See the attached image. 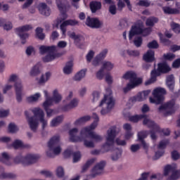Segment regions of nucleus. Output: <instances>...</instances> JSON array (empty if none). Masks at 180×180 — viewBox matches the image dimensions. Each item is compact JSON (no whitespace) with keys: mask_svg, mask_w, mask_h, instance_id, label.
<instances>
[{"mask_svg":"<svg viewBox=\"0 0 180 180\" xmlns=\"http://www.w3.org/2000/svg\"><path fill=\"white\" fill-rule=\"evenodd\" d=\"M141 119H143V124L144 126H148V129H151V130L149 131V133L152 140H157V135L155 133H162L164 136H169V134H171L169 129H161L154 121L148 119L146 115H136L129 117L130 122H133L134 123H137V122L141 120Z\"/></svg>","mask_w":180,"mask_h":180,"instance_id":"f257e3e1","label":"nucleus"},{"mask_svg":"<svg viewBox=\"0 0 180 180\" xmlns=\"http://www.w3.org/2000/svg\"><path fill=\"white\" fill-rule=\"evenodd\" d=\"M65 46H41L39 47V53L41 56H44L42 58V61L44 63H51V61H54L56 58H60L61 56L64 55V52H61V49H64Z\"/></svg>","mask_w":180,"mask_h":180,"instance_id":"f03ea898","label":"nucleus"},{"mask_svg":"<svg viewBox=\"0 0 180 180\" xmlns=\"http://www.w3.org/2000/svg\"><path fill=\"white\" fill-rule=\"evenodd\" d=\"M34 114L33 117H29V112L25 111V115L27 119L29 126L32 131H36L39 126V120L36 117L39 118V122L42 124V129L44 130L46 126H47V121L44 120V111L40 108H35L32 110Z\"/></svg>","mask_w":180,"mask_h":180,"instance_id":"7ed1b4c3","label":"nucleus"},{"mask_svg":"<svg viewBox=\"0 0 180 180\" xmlns=\"http://www.w3.org/2000/svg\"><path fill=\"white\" fill-rule=\"evenodd\" d=\"M94 121L91 123L89 127H86L82 129L80 131L81 136H88L89 139H91L94 143H101L102 140H103V137L102 136L96 134V133L94 132L92 130H95L98 126V122H99V116H98L97 113L94 112L92 115Z\"/></svg>","mask_w":180,"mask_h":180,"instance_id":"20e7f679","label":"nucleus"},{"mask_svg":"<svg viewBox=\"0 0 180 180\" xmlns=\"http://www.w3.org/2000/svg\"><path fill=\"white\" fill-rule=\"evenodd\" d=\"M44 94L46 98V101L43 103V106L45 112H46L47 117H51L54 113V110L50 109L49 108L53 105V102H55V103L61 102L62 97L61 95L58 94V91L57 90L53 91V95L52 98L49 96V92H47L46 90L44 91Z\"/></svg>","mask_w":180,"mask_h":180,"instance_id":"39448f33","label":"nucleus"},{"mask_svg":"<svg viewBox=\"0 0 180 180\" xmlns=\"http://www.w3.org/2000/svg\"><path fill=\"white\" fill-rule=\"evenodd\" d=\"M124 79H130V83H129L126 87L123 89L124 93L127 94L129 91L143 84V79L141 78H137V74L134 72H127L123 76Z\"/></svg>","mask_w":180,"mask_h":180,"instance_id":"423d86ee","label":"nucleus"},{"mask_svg":"<svg viewBox=\"0 0 180 180\" xmlns=\"http://www.w3.org/2000/svg\"><path fill=\"white\" fill-rule=\"evenodd\" d=\"M48 147L50 150L46 152L47 157L53 158L55 155H58L61 153L60 147V136H53L48 142Z\"/></svg>","mask_w":180,"mask_h":180,"instance_id":"0eeeda50","label":"nucleus"},{"mask_svg":"<svg viewBox=\"0 0 180 180\" xmlns=\"http://www.w3.org/2000/svg\"><path fill=\"white\" fill-rule=\"evenodd\" d=\"M39 158H40L39 155L28 154L25 157L19 155L14 158V162L15 164H22V165L26 167L37 162Z\"/></svg>","mask_w":180,"mask_h":180,"instance_id":"6e6552de","label":"nucleus"},{"mask_svg":"<svg viewBox=\"0 0 180 180\" xmlns=\"http://www.w3.org/2000/svg\"><path fill=\"white\" fill-rule=\"evenodd\" d=\"M30 30H33L32 25H22L14 30L15 33L18 34L20 40H21V44L25 45L27 43V39L30 37V34L27 32H30Z\"/></svg>","mask_w":180,"mask_h":180,"instance_id":"1a4fd4ad","label":"nucleus"},{"mask_svg":"<svg viewBox=\"0 0 180 180\" xmlns=\"http://www.w3.org/2000/svg\"><path fill=\"white\" fill-rule=\"evenodd\" d=\"M108 136L106 142L103 144L102 148L105 150L104 153L110 151V148L115 146V139H116V127H112L108 130Z\"/></svg>","mask_w":180,"mask_h":180,"instance_id":"9d476101","label":"nucleus"},{"mask_svg":"<svg viewBox=\"0 0 180 180\" xmlns=\"http://www.w3.org/2000/svg\"><path fill=\"white\" fill-rule=\"evenodd\" d=\"M165 95H167V90L164 88L158 87L153 90V97L149 98L150 103L161 105L165 99Z\"/></svg>","mask_w":180,"mask_h":180,"instance_id":"9b49d317","label":"nucleus"},{"mask_svg":"<svg viewBox=\"0 0 180 180\" xmlns=\"http://www.w3.org/2000/svg\"><path fill=\"white\" fill-rule=\"evenodd\" d=\"M103 103H107V107L101 110V113L103 116L108 115V113L110 112L112 108H115V99H113V97H112L110 94L104 95V98L101 101L99 106H103Z\"/></svg>","mask_w":180,"mask_h":180,"instance_id":"f8f14e48","label":"nucleus"},{"mask_svg":"<svg viewBox=\"0 0 180 180\" xmlns=\"http://www.w3.org/2000/svg\"><path fill=\"white\" fill-rule=\"evenodd\" d=\"M57 6L60 12V18H59V20L64 22V20L68 18L66 12L70 8V3L68 0H58L57 2Z\"/></svg>","mask_w":180,"mask_h":180,"instance_id":"ddd939ff","label":"nucleus"},{"mask_svg":"<svg viewBox=\"0 0 180 180\" xmlns=\"http://www.w3.org/2000/svg\"><path fill=\"white\" fill-rule=\"evenodd\" d=\"M175 100L172 99L167 103L161 105L158 108V112H162L163 110H167L165 113V116H169L175 113Z\"/></svg>","mask_w":180,"mask_h":180,"instance_id":"4468645a","label":"nucleus"},{"mask_svg":"<svg viewBox=\"0 0 180 180\" xmlns=\"http://www.w3.org/2000/svg\"><path fill=\"white\" fill-rule=\"evenodd\" d=\"M85 24L91 29H102L103 27V21H101L98 18H91V16H87Z\"/></svg>","mask_w":180,"mask_h":180,"instance_id":"2eb2a0df","label":"nucleus"},{"mask_svg":"<svg viewBox=\"0 0 180 180\" xmlns=\"http://www.w3.org/2000/svg\"><path fill=\"white\" fill-rule=\"evenodd\" d=\"M144 27V25L142 22H138L135 24V25H132L131 28L129 33V39L131 40L136 34H141L143 33V28Z\"/></svg>","mask_w":180,"mask_h":180,"instance_id":"dca6fc26","label":"nucleus"},{"mask_svg":"<svg viewBox=\"0 0 180 180\" xmlns=\"http://www.w3.org/2000/svg\"><path fill=\"white\" fill-rule=\"evenodd\" d=\"M105 165H106V162L105 161H101L97 165H96L91 169V174L90 175V176L91 178H95L96 176L103 174Z\"/></svg>","mask_w":180,"mask_h":180,"instance_id":"f3484780","label":"nucleus"},{"mask_svg":"<svg viewBox=\"0 0 180 180\" xmlns=\"http://www.w3.org/2000/svg\"><path fill=\"white\" fill-rule=\"evenodd\" d=\"M79 23V22L77 20H68L63 21L60 25L62 34L65 36V33H67V26H77Z\"/></svg>","mask_w":180,"mask_h":180,"instance_id":"a211bd4d","label":"nucleus"},{"mask_svg":"<svg viewBox=\"0 0 180 180\" xmlns=\"http://www.w3.org/2000/svg\"><path fill=\"white\" fill-rule=\"evenodd\" d=\"M147 136H148V131H141L138 132V141L141 143V146L143 147V150H147L148 148V145L144 140V139H146Z\"/></svg>","mask_w":180,"mask_h":180,"instance_id":"6ab92c4d","label":"nucleus"},{"mask_svg":"<svg viewBox=\"0 0 180 180\" xmlns=\"http://www.w3.org/2000/svg\"><path fill=\"white\" fill-rule=\"evenodd\" d=\"M150 92L151 91L150 90L139 92L136 96L132 98V102H143V101H146Z\"/></svg>","mask_w":180,"mask_h":180,"instance_id":"aec40b11","label":"nucleus"},{"mask_svg":"<svg viewBox=\"0 0 180 180\" xmlns=\"http://www.w3.org/2000/svg\"><path fill=\"white\" fill-rule=\"evenodd\" d=\"M14 86L16 94V100L18 102H22V91L23 89V86H22V82H15Z\"/></svg>","mask_w":180,"mask_h":180,"instance_id":"412c9836","label":"nucleus"},{"mask_svg":"<svg viewBox=\"0 0 180 180\" xmlns=\"http://www.w3.org/2000/svg\"><path fill=\"white\" fill-rule=\"evenodd\" d=\"M78 134V129L77 128H73L69 131L70 141L72 143H78L82 141L81 136H77Z\"/></svg>","mask_w":180,"mask_h":180,"instance_id":"4be33fe9","label":"nucleus"},{"mask_svg":"<svg viewBox=\"0 0 180 180\" xmlns=\"http://www.w3.org/2000/svg\"><path fill=\"white\" fill-rule=\"evenodd\" d=\"M108 54V49H104L103 51H101L98 55H97L94 59L93 60L92 64L96 67L97 65H99L101 63V61L106 57V55Z\"/></svg>","mask_w":180,"mask_h":180,"instance_id":"5701e85b","label":"nucleus"},{"mask_svg":"<svg viewBox=\"0 0 180 180\" xmlns=\"http://www.w3.org/2000/svg\"><path fill=\"white\" fill-rule=\"evenodd\" d=\"M155 53L153 50H148L143 56L145 63H153L155 61Z\"/></svg>","mask_w":180,"mask_h":180,"instance_id":"b1692460","label":"nucleus"},{"mask_svg":"<svg viewBox=\"0 0 180 180\" xmlns=\"http://www.w3.org/2000/svg\"><path fill=\"white\" fill-rule=\"evenodd\" d=\"M39 11L41 15H43L44 16H50L51 13V9H50V7L47 6L46 3H41L39 4Z\"/></svg>","mask_w":180,"mask_h":180,"instance_id":"393cba45","label":"nucleus"},{"mask_svg":"<svg viewBox=\"0 0 180 180\" xmlns=\"http://www.w3.org/2000/svg\"><path fill=\"white\" fill-rule=\"evenodd\" d=\"M161 74L159 72L158 70H153L150 72V78L145 82V85H151L157 81V77H160Z\"/></svg>","mask_w":180,"mask_h":180,"instance_id":"a878e982","label":"nucleus"},{"mask_svg":"<svg viewBox=\"0 0 180 180\" xmlns=\"http://www.w3.org/2000/svg\"><path fill=\"white\" fill-rule=\"evenodd\" d=\"M44 30L41 27H37L35 29L34 37L37 40H40L43 41L46 39V34L44 32Z\"/></svg>","mask_w":180,"mask_h":180,"instance_id":"bb28decb","label":"nucleus"},{"mask_svg":"<svg viewBox=\"0 0 180 180\" xmlns=\"http://www.w3.org/2000/svg\"><path fill=\"white\" fill-rule=\"evenodd\" d=\"M158 71H159L160 74H167L171 71V68L167 63H160L158 64Z\"/></svg>","mask_w":180,"mask_h":180,"instance_id":"cd10ccee","label":"nucleus"},{"mask_svg":"<svg viewBox=\"0 0 180 180\" xmlns=\"http://www.w3.org/2000/svg\"><path fill=\"white\" fill-rule=\"evenodd\" d=\"M90 9L92 13H96L97 11L102 9V3L101 1H93L89 4Z\"/></svg>","mask_w":180,"mask_h":180,"instance_id":"c85d7f7f","label":"nucleus"},{"mask_svg":"<svg viewBox=\"0 0 180 180\" xmlns=\"http://www.w3.org/2000/svg\"><path fill=\"white\" fill-rule=\"evenodd\" d=\"M166 84L171 92H174V88H175V79L174 75H170L167 76Z\"/></svg>","mask_w":180,"mask_h":180,"instance_id":"c756f323","label":"nucleus"},{"mask_svg":"<svg viewBox=\"0 0 180 180\" xmlns=\"http://www.w3.org/2000/svg\"><path fill=\"white\" fill-rule=\"evenodd\" d=\"M78 106V99L74 98L70 101V103L62 108V110L63 112H68L70 109H74V108H77Z\"/></svg>","mask_w":180,"mask_h":180,"instance_id":"7c9ffc66","label":"nucleus"},{"mask_svg":"<svg viewBox=\"0 0 180 180\" xmlns=\"http://www.w3.org/2000/svg\"><path fill=\"white\" fill-rule=\"evenodd\" d=\"M9 155L6 153H3L1 154V156H0V162H3V164H5L6 165H11V161L10 160Z\"/></svg>","mask_w":180,"mask_h":180,"instance_id":"2f4dec72","label":"nucleus"},{"mask_svg":"<svg viewBox=\"0 0 180 180\" xmlns=\"http://www.w3.org/2000/svg\"><path fill=\"white\" fill-rule=\"evenodd\" d=\"M155 23H158V18L157 17H149L146 21V26H149V27H154Z\"/></svg>","mask_w":180,"mask_h":180,"instance_id":"473e14b6","label":"nucleus"},{"mask_svg":"<svg viewBox=\"0 0 180 180\" xmlns=\"http://www.w3.org/2000/svg\"><path fill=\"white\" fill-rule=\"evenodd\" d=\"M89 120H91V116L89 115L81 117L75 122V126H79V124H82V123H86V122H89Z\"/></svg>","mask_w":180,"mask_h":180,"instance_id":"72a5a7b5","label":"nucleus"},{"mask_svg":"<svg viewBox=\"0 0 180 180\" xmlns=\"http://www.w3.org/2000/svg\"><path fill=\"white\" fill-rule=\"evenodd\" d=\"M68 36L70 39L74 40L75 43H79V41H81V34H76L75 32H68Z\"/></svg>","mask_w":180,"mask_h":180,"instance_id":"f704fd0d","label":"nucleus"},{"mask_svg":"<svg viewBox=\"0 0 180 180\" xmlns=\"http://www.w3.org/2000/svg\"><path fill=\"white\" fill-rule=\"evenodd\" d=\"M162 11L166 15H176L178 13L176 8H172L169 6L162 7Z\"/></svg>","mask_w":180,"mask_h":180,"instance_id":"c9c22d12","label":"nucleus"},{"mask_svg":"<svg viewBox=\"0 0 180 180\" xmlns=\"http://www.w3.org/2000/svg\"><path fill=\"white\" fill-rule=\"evenodd\" d=\"M63 119H64L63 115H60L52 120L51 122V127H56V126H58V124L63 122Z\"/></svg>","mask_w":180,"mask_h":180,"instance_id":"e433bc0d","label":"nucleus"},{"mask_svg":"<svg viewBox=\"0 0 180 180\" xmlns=\"http://www.w3.org/2000/svg\"><path fill=\"white\" fill-rule=\"evenodd\" d=\"M86 74V69L81 70L75 75V77H74L75 81H81L82 78H84Z\"/></svg>","mask_w":180,"mask_h":180,"instance_id":"4c0bfd02","label":"nucleus"},{"mask_svg":"<svg viewBox=\"0 0 180 180\" xmlns=\"http://www.w3.org/2000/svg\"><path fill=\"white\" fill-rule=\"evenodd\" d=\"M63 72L68 75L72 72V61H69L66 63L63 68Z\"/></svg>","mask_w":180,"mask_h":180,"instance_id":"58836bf2","label":"nucleus"},{"mask_svg":"<svg viewBox=\"0 0 180 180\" xmlns=\"http://www.w3.org/2000/svg\"><path fill=\"white\" fill-rule=\"evenodd\" d=\"M40 74V64L35 65L30 71L31 77H36Z\"/></svg>","mask_w":180,"mask_h":180,"instance_id":"ea45409f","label":"nucleus"},{"mask_svg":"<svg viewBox=\"0 0 180 180\" xmlns=\"http://www.w3.org/2000/svg\"><path fill=\"white\" fill-rule=\"evenodd\" d=\"M159 37L160 39L161 43H162V44H165V46H176V44H172V42H171L169 39H166L164 37V34H162V33L159 34Z\"/></svg>","mask_w":180,"mask_h":180,"instance_id":"a19ab883","label":"nucleus"},{"mask_svg":"<svg viewBox=\"0 0 180 180\" xmlns=\"http://www.w3.org/2000/svg\"><path fill=\"white\" fill-rule=\"evenodd\" d=\"M16 174L13 173H2L0 174V179H15Z\"/></svg>","mask_w":180,"mask_h":180,"instance_id":"79ce46f5","label":"nucleus"},{"mask_svg":"<svg viewBox=\"0 0 180 180\" xmlns=\"http://www.w3.org/2000/svg\"><path fill=\"white\" fill-rule=\"evenodd\" d=\"M103 70L110 71L113 70V63H110V61H105L103 63V66L101 68Z\"/></svg>","mask_w":180,"mask_h":180,"instance_id":"37998d69","label":"nucleus"},{"mask_svg":"<svg viewBox=\"0 0 180 180\" xmlns=\"http://www.w3.org/2000/svg\"><path fill=\"white\" fill-rule=\"evenodd\" d=\"M118 27L120 30L127 29V27H129V21H127V19L124 18L120 20Z\"/></svg>","mask_w":180,"mask_h":180,"instance_id":"c03bdc74","label":"nucleus"},{"mask_svg":"<svg viewBox=\"0 0 180 180\" xmlns=\"http://www.w3.org/2000/svg\"><path fill=\"white\" fill-rule=\"evenodd\" d=\"M40 96H41V95L39 93H36L33 96H30L27 97V102H29V103H32V102H37V101H39V98H40Z\"/></svg>","mask_w":180,"mask_h":180,"instance_id":"a18cd8bd","label":"nucleus"},{"mask_svg":"<svg viewBox=\"0 0 180 180\" xmlns=\"http://www.w3.org/2000/svg\"><path fill=\"white\" fill-rule=\"evenodd\" d=\"M172 174L170 176L168 177L167 180H176L179 179L180 177V172L179 170H174L172 172Z\"/></svg>","mask_w":180,"mask_h":180,"instance_id":"49530a36","label":"nucleus"},{"mask_svg":"<svg viewBox=\"0 0 180 180\" xmlns=\"http://www.w3.org/2000/svg\"><path fill=\"white\" fill-rule=\"evenodd\" d=\"M96 161V158H91L89 160L86 162V164L82 167V172H85V171H86V169H88L89 167H91V165H92V164H94V162H95Z\"/></svg>","mask_w":180,"mask_h":180,"instance_id":"de8ad7c7","label":"nucleus"},{"mask_svg":"<svg viewBox=\"0 0 180 180\" xmlns=\"http://www.w3.org/2000/svg\"><path fill=\"white\" fill-rule=\"evenodd\" d=\"M45 77H46V78H45ZM50 77H51V73H50V72H47L45 74V76H44V75H42L39 81V84H44L45 82H47V81H49Z\"/></svg>","mask_w":180,"mask_h":180,"instance_id":"09e8293b","label":"nucleus"},{"mask_svg":"<svg viewBox=\"0 0 180 180\" xmlns=\"http://www.w3.org/2000/svg\"><path fill=\"white\" fill-rule=\"evenodd\" d=\"M12 146L13 148L17 150V148H25L26 147L25 145H23V143L20 140L16 139L13 143Z\"/></svg>","mask_w":180,"mask_h":180,"instance_id":"8fccbe9b","label":"nucleus"},{"mask_svg":"<svg viewBox=\"0 0 180 180\" xmlns=\"http://www.w3.org/2000/svg\"><path fill=\"white\" fill-rule=\"evenodd\" d=\"M175 171V167H172L171 165H167L164 169V175L165 176H168L169 172Z\"/></svg>","mask_w":180,"mask_h":180,"instance_id":"3c124183","label":"nucleus"},{"mask_svg":"<svg viewBox=\"0 0 180 180\" xmlns=\"http://www.w3.org/2000/svg\"><path fill=\"white\" fill-rule=\"evenodd\" d=\"M168 144H169V139L162 140L159 143L158 148H159V150H164L167 148V146H168Z\"/></svg>","mask_w":180,"mask_h":180,"instance_id":"603ef678","label":"nucleus"},{"mask_svg":"<svg viewBox=\"0 0 180 180\" xmlns=\"http://www.w3.org/2000/svg\"><path fill=\"white\" fill-rule=\"evenodd\" d=\"M151 32H153V28L151 27H146V28H142V32L141 35L143 37H147V36H149V34H151Z\"/></svg>","mask_w":180,"mask_h":180,"instance_id":"864d4df0","label":"nucleus"},{"mask_svg":"<svg viewBox=\"0 0 180 180\" xmlns=\"http://www.w3.org/2000/svg\"><path fill=\"white\" fill-rule=\"evenodd\" d=\"M137 5L139 6H144L145 8H148L151 5V1L148 0H139Z\"/></svg>","mask_w":180,"mask_h":180,"instance_id":"5fc2aeb1","label":"nucleus"},{"mask_svg":"<svg viewBox=\"0 0 180 180\" xmlns=\"http://www.w3.org/2000/svg\"><path fill=\"white\" fill-rule=\"evenodd\" d=\"M73 162H78L81 160V153L79 151L73 152Z\"/></svg>","mask_w":180,"mask_h":180,"instance_id":"6e6d98bb","label":"nucleus"},{"mask_svg":"<svg viewBox=\"0 0 180 180\" xmlns=\"http://www.w3.org/2000/svg\"><path fill=\"white\" fill-rule=\"evenodd\" d=\"M163 58L167 61H172V60L175 58V54L171 53H168L167 54L165 53L163 55Z\"/></svg>","mask_w":180,"mask_h":180,"instance_id":"4d7b16f0","label":"nucleus"},{"mask_svg":"<svg viewBox=\"0 0 180 180\" xmlns=\"http://www.w3.org/2000/svg\"><path fill=\"white\" fill-rule=\"evenodd\" d=\"M127 53L131 57H139L140 56V51L136 50H127Z\"/></svg>","mask_w":180,"mask_h":180,"instance_id":"13d9d810","label":"nucleus"},{"mask_svg":"<svg viewBox=\"0 0 180 180\" xmlns=\"http://www.w3.org/2000/svg\"><path fill=\"white\" fill-rule=\"evenodd\" d=\"M171 27H172V30H173L174 33H179V29H180L179 24L176 22H172L171 24Z\"/></svg>","mask_w":180,"mask_h":180,"instance_id":"bf43d9fd","label":"nucleus"},{"mask_svg":"<svg viewBox=\"0 0 180 180\" xmlns=\"http://www.w3.org/2000/svg\"><path fill=\"white\" fill-rule=\"evenodd\" d=\"M9 133H16L18 131V127L14 123H10L8 125Z\"/></svg>","mask_w":180,"mask_h":180,"instance_id":"052dcab7","label":"nucleus"},{"mask_svg":"<svg viewBox=\"0 0 180 180\" xmlns=\"http://www.w3.org/2000/svg\"><path fill=\"white\" fill-rule=\"evenodd\" d=\"M84 144L87 148H94L95 147V143L92 141L84 139Z\"/></svg>","mask_w":180,"mask_h":180,"instance_id":"680f3d73","label":"nucleus"},{"mask_svg":"<svg viewBox=\"0 0 180 180\" xmlns=\"http://www.w3.org/2000/svg\"><path fill=\"white\" fill-rule=\"evenodd\" d=\"M56 175L58 178L64 176V169L62 167H58L56 169Z\"/></svg>","mask_w":180,"mask_h":180,"instance_id":"e2e57ef3","label":"nucleus"},{"mask_svg":"<svg viewBox=\"0 0 180 180\" xmlns=\"http://www.w3.org/2000/svg\"><path fill=\"white\" fill-rule=\"evenodd\" d=\"M103 77H105V70L101 68L96 73V78L98 79H103Z\"/></svg>","mask_w":180,"mask_h":180,"instance_id":"0e129e2a","label":"nucleus"},{"mask_svg":"<svg viewBox=\"0 0 180 180\" xmlns=\"http://www.w3.org/2000/svg\"><path fill=\"white\" fill-rule=\"evenodd\" d=\"M94 56H95V52H94V51H89V52L87 53L86 56L87 63H91V61H92Z\"/></svg>","mask_w":180,"mask_h":180,"instance_id":"69168bd1","label":"nucleus"},{"mask_svg":"<svg viewBox=\"0 0 180 180\" xmlns=\"http://www.w3.org/2000/svg\"><path fill=\"white\" fill-rule=\"evenodd\" d=\"M165 153V152L164 150H158L157 152H155V157H153V160H159L160 158H161V157L164 155Z\"/></svg>","mask_w":180,"mask_h":180,"instance_id":"338daca9","label":"nucleus"},{"mask_svg":"<svg viewBox=\"0 0 180 180\" xmlns=\"http://www.w3.org/2000/svg\"><path fill=\"white\" fill-rule=\"evenodd\" d=\"M134 43L135 46H141L143 44V38L141 37H136L134 40Z\"/></svg>","mask_w":180,"mask_h":180,"instance_id":"774afa93","label":"nucleus"}]
</instances>
